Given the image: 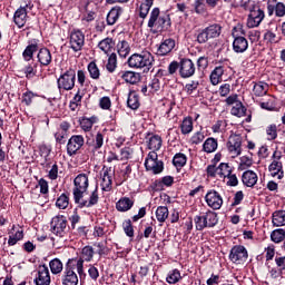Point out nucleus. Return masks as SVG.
<instances>
[{
	"label": "nucleus",
	"instance_id": "6",
	"mask_svg": "<svg viewBox=\"0 0 285 285\" xmlns=\"http://www.w3.org/2000/svg\"><path fill=\"white\" fill-rule=\"evenodd\" d=\"M219 35H222V26L218 23L210 24L207 28L198 31L197 42L208 43L209 39H217Z\"/></svg>",
	"mask_w": 285,
	"mask_h": 285
},
{
	"label": "nucleus",
	"instance_id": "40",
	"mask_svg": "<svg viewBox=\"0 0 285 285\" xmlns=\"http://www.w3.org/2000/svg\"><path fill=\"white\" fill-rule=\"evenodd\" d=\"M127 105H128V108H130L131 110H137V108H139V96H137V92L135 91L129 92Z\"/></svg>",
	"mask_w": 285,
	"mask_h": 285
},
{
	"label": "nucleus",
	"instance_id": "27",
	"mask_svg": "<svg viewBox=\"0 0 285 285\" xmlns=\"http://www.w3.org/2000/svg\"><path fill=\"white\" fill-rule=\"evenodd\" d=\"M132 206H135V200L129 197H122L116 203V209L119 213H128Z\"/></svg>",
	"mask_w": 285,
	"mask_h": 285
},
{
	"label": "nucleus",
	"instance_id": "4",
	"mask_svg": "<svg viewBox=\"0 0 285 285\" xmlns=\"http://www.w3.org/2000/svg\"><path fill=\"white\" fill-rule=\"evenodd\" d=\"M219 223L217 213L208 209L207 212H202L199 215L194 217V224L196 230H204L205 228H215V225Z\"/></svg>",
	"mask_w": 285,
	"mask_h": 285
},
{
	"label": "nucleus",
	"instance_id": "5",
	"mask_svg": "<svg viewBox=\"0 0 285 285\" xmlns=\"http://www.w3.org/2000/svg\"><path fill=\"white\" fill-rule=\"evenodd\" d=\"M239 35H246V31L242 29V27H234L232 37H234L233 41V50L237 55L246 52L248 50V40L244 36Z\"/></svg>",
	"mask_w": 285,
	"mask_h": 285
},
{
	"label": "nucleus",
	"instance_id": "28",
	"mask_svg": "<svg viewBox=\"0 0 285 285\" xmlns=\"http://www.w3.org/2000/svg\"><path fill=\"white\" fill-rule=\"evenodd\" d=\"M120 77L126 81V83L135 85L141 81V75L135 71H122L120 72Z\"/></svg>",
	"mask_w": 285,
	"mask_h": 285
},
{
	"label": "nucleus",
	"instance_id": "20",
	"mask_svg": "<svg viewBox=\"0 0 285 285\" xmlns=\"http://www.w3.org/2000/svg\"><path fill=\"white\" fill-rule=\"evenodd\" d=\"M36 285H50V269L48 266L41 265L38 268V276L35 278Z\"/></svg>",
	"mask_w": 285,
	"mask_h": 285
},
{
	"label": "nucleus",
	"instance_id": "15",
	"mask_svg": "<svg viewBox=\"0 0 285 285\" xmlns=\"http://www.w3.org/2000/svg\"><path fill=\"white\" fill-rule=\"evenodd\" d=\"M83 144H86L83 136L81 135L71 136L67 142V155H69V157L77 155V151L81 150V148L83 147Z\"/></svg>",
	"mask_w": 285,
	"mask_h": 285
},
{
	"label": "nucleus",
	"instance_id": "32",
	"mask_svg": "<svg viewBox=\"0 0 285 285\" xmlns=\"http://www.w3.org/2000/svg\"><path fill=\"white\" fill-rule=\"evenodd\" d=\"M179 128L183 135H190V132H193V117L190 116L185 117Z\"/></svg>",
	"mask_w": 285,
	"mask_h": 285
},
{
	"label": "nucleus",
	"instance_id": "39",
	"mask_svg": "<svg viewBox=\"0 0 285 285\" xmlns=\"http://www.w3.org/2000/svg\"><path fill=\"white\" fill-rule=\"evenodd\" d=\"M49 268H50L52 275H59V273H61V271H63V263H61V259H59V258H53L49 263Z\"/></svg>",
	"mask_w": 285,
	"mask_h": 285
},
{
	"label": "nucleus",
	"instance_id": "12",
	"mask_svg": "<svg viewBox=\"0 0 285 285\" xmlns=\"http://www.w3.org/2000/svg\"><path fill=\"white\" fill-rule=\"evenodd\" d=\"M77 264H72V261H68L65 266L62 275V285H77L79 284V276H77Z\"/></svg>",
	"mask_w": 285,
	"mask_h": 285
},
{
	"label": "nucleus",
	"instance_id": "38",
	"mask_svg": "<svg viewBox=\"0 0 285 285\" xmlns=\"http://www.w3.org/2000/svg\"><path fill=\"white\" fill-rule=\"evenodd\" d=\"M37 50H39V46L37 43L27 46V48L22 52V57H23L24 61H30V59H32V57H35V52H37Z\"/></svg>",
	"mask_w": 285,
	"mask_h": 285
},
{
	"label": "nucleus",
	"instance_id": "47",
	"mask_svg": "<svg viewBox=\"0 0 285 285\" xmlns=\"http://www.w3.org/2000/svg\"><path fill=\"white\" fill-rule=\"evenodd\" d=\"M218 170V177H228L233 173V169L230 166L226 163H220L217 167Z\"/></svg>",
	"mask_w": 285,
	"mask_h": 285
},
{
	"label": "nucleus",
	"instance_id": "13",
	"mask_svg": "<svg viewBox=\"0 0 285 285\" xmlns=\"http://www.w3.org/2000/svg\"><path fill=\"white\" fill-rule=\"evenodd\" d=\"M229 259L233 264H244L248 259V250L242 245H236L230 249Z\"/></svg>",
	"mask_w": 285,
	"mask_h": 285
},
{
	"label": "nucleus",
	"instance_id": "9",
	"mask_svg": "<svg viewBox=\"0 0 285 285\" xmlns=\"http://www.w3.org/2000/svg\"><path fill=\"white\" fill-rule=\"evenodd\" d=\"M92 257H95V249L92 246H85L81 252V257L76 262V268L80 279L86 278V272H83V262H91Z\"/></svg>",
	"mask_w": 285,
	"mask_h": 285
},
{
	"label": "nucleus",
	"instance_id": "64",
	"mask_svg": "<svg viewBox=\"0 0 285 285\" xmlns=\"http://www.w3.org/2000/svg\"><path fill=\"white\" fill-rule=\"evenodd\" d=\"M220 97H228L230 95V83H224L219 87L218 90Z\"/></svg>",
	"mask_w": 285,
	"mask_h": 285
},
{
	"label": "nucleus",
	"instance_id": "48",
	"mask_svg": "<svg viewBox=\"0 0 285 285\" xmlns=\"http://www.w3.org/2000/svg\"><path fill=\"white\" fill-rule=\"evenodd\" d=\"M88 72H89L91 79H99V77H101L99 67H97V63L95 61L89 62Z\"/></svg>",
	"mask_w": 285,
	"mask_h": 285
},
{
	"label": "nucleus",
	"instance_id": "34",
	"mask_svg": "<svg viewBox=\"0 0 285 285\" xmlns=\"http://www.w3.org/2000/svg\"><path fill=\"white\" fill-rule=\"evenodd\" d=\"M217 146H218L217 139L207 138L205 140V142L203 144V150H204V153H208V154L215 153V150H217Z\"/></svg>",
	"mask_w": 285,
	"mask_h": 285
},
{
	"label": "nucleus",
	"instance_id": "14",
	"mask_svg": "<svg viewBox=\"0 0 285 285\" xmlns=\"http://www.w3.org/2000/svg\"><path fill=\"white\" fill-rule=\"evenodd\" d=\"M205 202L212 210H219L224 205V198H222V195L215 189L207 191Z\"/></svg>",
	"mask_w": 285,
	"mask_h": 285
},
{
	"label": "nucleus",
	"instance_id": "23",
	"mask_svg": "<svg viewBox=\"0 0 285 285\" xmlns=\"http://www.w3.org/2000/svg\"><path fill=\"white\" fill-rule=\"evenodd\" d=\"M121 14H124V8L119 6L112 7L107 14V26H115Z\"/></svg>",
	"mask_w": 285,
	"mask_h": 285
},
{
	"label": "nucleus",
	"instance_id": "55",
	"mask_svg": "<svg viewBox=\"0 0 285 285\" xmlns=\"http://www.w3.org/2000/svg\"><path fill=\"white\" fill-rule=\"evenodd\" d=\"M122 228L127 237H135V228H132V222L130 219L122 223Z\"/></svg>",
	"mask_w": 285,
	"mask_h": 285
},
{
	"label": "nucleus",
	"instance_id": "8",
	"mask_svg": "<svg viewBox=\"0 0 285 285\" xmlns=\"http://www.w3.org/2000/svg\"><path fill=\"white\" fill-rule=\"evenodd\" d=\"M50 230L56 237H66V233H68V219L66 216H55L50 223Z\"/></svg>",
	"mask_w": 285,
	"mask_h": 285
},
{
	"label": "nucleus",
	"instance_id": "31",
	"mask_svg": "<svg viewBox=\"0 0 285 285\" xmlns=\"http://www.w3.org/2000/svg\"><path fill=\"white\" fill-rule=\"evenodd\" d=\"M161 137L159 135H154L149 138L148 148L151 153H157L161 148Z\"/></svg>",
	"mask_w": 285,
	"mask_h": 285
},
{
	"label": "nucleus",
	"instance_id": "46",
	"mask_svg": "<svg viewBox=\"0 0 285 285\" xmlns=\"http://www.w3.org/2000/svg\"><path fill=\"white\" fill-rule=\"evenodd\" d=\"M186 155L184 154H176L173 159V164L176 168H184L186 166Z\"/></svg>",
	"mask_w": 285,
	"mask_h": 285
},
{
	"label": "nucleus",
	"instance_id": "19",
	"mask_svg": "<svg viewBox=\"0 0 285 285\" xmlns=\"http://www.w3.org/2000/svg\"><path fill=\"white\" fill-rule=\"evenodd\" d=\"M227 150L233 158L242 155V138L239 136H230L227 141Z\"/></svg>",
	"mask_w": 285,
	"mask_h": 285
},
{
	"label": "nucleus",
	"instance_id": "60",
	"mask_svg": "<svg viewBox=\"0 0 285 285\" xmlns=\"http://www.w3.org/2000/svg\"><path fill=\"white\" fill-rule=\"evenodd\" d=\"M48 177H49V179H51V181H55V179H57V177H59V166L57 164H53L51 166Z\"/></svg>",
	"mask_w": 285,
	"mask_h": 285
},
{
	"label": "nucleus",
	"instance_id": "49",
	"mask_svg": "<svg viewBox=\"0 0 285 285\" xmlns=\"http://www.w3.org/2000/svg\"><path fill=\"white\" fill-rule=\"evenodd\" d=\"M194 10L196 14H206V12H208L206 9V2L204 0H195Z\"/></svg>",
	"mask_w": 285,
	"mask_h": 285
},
{
	"label": "nucleus",
	"instance_id": "30",
	"mask_svg": "<svg viewBox=\"0 0 285 285\" xmlns=\"http://www.w3.org/2000/svg\"><path fill=\"white\" fill-rule=\"evenodd\" d=\"M98 48L105 52V55H110L115 48V40H112V38H105L98 43Z\"/></svg>",
	"mask_w": 285,
	"mask_h": 285
},
{
	"label": "nucleus",
	"instance_id": "41",
	"mask_svg": "<svg viewBox=\"0 0 285 285\" xmlns=\"http://www.w3.org/2000/svg\"><path fill=\"white\" fill-rule=\"evenodd\" d=\"M272 222L274 226H285V210L275 212Z\"/></svg>",
	"mask_w": 285,
	"mask_h": 285
},
{
	"label": "nucleus",
	"instance_id": "58",
	"mask_svg": "<svg viewBox=\"0 0 285 285\" xmlns=\"http://www.w3.org/2000/svg\"><path fill=\"white\" fill-rule=\"evenodd\" d=\"M197 88H199V81L191 80L185 86V91L187 92V95H193V92H195Z\"/></svg>",
	"mask_w": 285,
	"mask_h": 285
},
{
	"label": "nucleus",
	"instance_id": "59",
	"mask_svg": "<svg viewBox=\"0 0 285 285\" xmlns=\"http://www.w3.org/2000/svg\"><path fill=\"white\" fill-rule=\"evenodd\" d=\"M206 136H204V132L197 131L195 132L190 138V144H194L195 146L202 144L204 141Z\"/></svg>",
	"mask_w": 285,
	"mask_h": 285
},
{
	"label": "nucleus",
	"instance_id": "21",
	"mask_svg": "<svg viewBox=\"0 0 285 285\" xmlns=\"http://www.w3.org/2000/svg\"><path fill=\"white\" fill-rule=\"evenodd\" d=\"M175 49V39L167 38L161 41V43L158 46L157 55L159 57H166V55H170L173 50Z\"/></svg>",
	"mask_w": 285,
	"mask_h": 285
},
{
	"label": "nucleus",
	"instance_id": "61",
	"mask_svg": "<svg viewBox=\"0 0 285 285\" xmlns=\"http://www.w3.org/2000/svg\"><path fill=\"white\" fill-rule=\"evenodd\" d=\"M274 10H275L276 17H285V4H284V2H277Z\"/></svg>",
	"mask_w": 285,
	"mask_h": 285
},
{
	"label": "nucleus",
	"instance_id": "51",
	"mask_svg": "<svg viewBox=\"0 0 285 285\" xmlns=\"http://www.w3.org/2000/svg\"><path fill=\"white\" fill-rule=\"evenodd\" d=\"M285 230L284 229H276L272 232L271 239L275 242V244H279V242H284Z\"/></svg>",
	"mask_w": 285,
	"mask_h": 285
},
{
	"label": "nucleus",
	"instance_id": "50",
	"mask_svg": "<svg viewBox=\"0 0 285 285\" xmlns=\"http://www.w3.org/2000/svg\"><path fill=\"white\" fill-rule=\"evenodd\" d=\"M106 69L108 70V72H114L115 70H117V53H111L109 56Z\"/></svg>",
	"mask_w": 285,
	"mask_h": 285
},
{
	"label": "nucleus",
	"instance_id": "53",
	"mask_svg": "<svg viewBox=\"0 0 285 285\" xmlns=\"http://www.w3.org/2000/svg\"><path fill=\"white\" fill-rule=\"evenodd\" d=\"M95 125V118H82L80 120V127L82 130L88 132L89 130H92V126Z\"/></svg>",
	"mask_w": 285,
	"mask_h": 285
},
{
	"label": "nucleus",
	"instance_id": "3",
	"mask_svg": "<svg viewBox=\"0 0 285 285\" xmlns=\"http://www.w3.org/2000/svg\"><path fill=\"white\" fill-rule=\"evenodd\" d=\"M148 28L157 30L158 32H161L163 30H168L170 28V16L163 14L159 8H154L149 14L148 20Z\"/></svg>",
	"mask_w": 285,
	"mask_h": 285
},
{
	"label": "nucleus",
	"instance_id": "29",
	"mask_svg": "<svg viewBox=\"0 0 285 285\" xmlns=\"http://www.w3.org/2000/svg\"><path fill=\"white\" fill-rule=\"evenodd\" d=\"M224 72H225L224 66L215 67V69L212 71L209 77L213 86H217L218 83L222 82V77H224Z\"/></svg>",
	"mask_w": 285,
	"mask_h": 285
},
{
	"label": "nucleus",
	"instance_id": "7",
	"mask_svg": "<svg viewBox=\"0 0 285 285\" xmlns=\"http://www.w3.org/2000/svg\"><path fill=\"white\" fill-rule=\"evenodd\" d=\"M145 168L153 175H160L164 173V161L159 160L156 151H150L145 159Z\"/></svg>",
	"mask_w": 285,
	"mask_h": 285
},
{
	"label": "nucleus",
	"instance_id": "1",
	"mask_svg": "<svg viewBox=\"0 0 285 285\" xmlns=\"http://www.w3.org/2000/svg\"><path fill=\"white\" fill-rule=\"evenodd\" d=\"M88 186H90L88 174H79L73 179V199L76 204H79L80 208H90L99 202V194L97 190L91 193L89 200H83V193H87Z\"/></svg>",
	"mask_w": 285,
	"mask_h": 285
},
{
	"label": "nucleus",
	"instance_id": "24",
	"mask_svg": "<svg viewBox=\"0 0 285 285\" xmlns=\"http://www.w3.org/2000/svg\"><path fill=\"white\" fill-rule=\"evenodd\" d=\"M268 170L272 177H277V179L284 178V165L281 163V160H273L268 166Z\"/></svg>",
	"mask_w": 285,
	"mask_h": 285
},
{
	"label": "nucleus",
	"instance_id": "54",
	"mask_svg": "<svg viewBox=\"0 0 285 285\" xmlns=\"http://www.w3.org/2000/svg\"><path fill=\"white\" fill-rule=\"evenodd\" d=\"M149 95H155L161 88V83L159 82V78L155 77L148 85Z\"/></svg>",
	"mask_w": 285,
	"mask_h": 285
},
{
	"label": "nucleus",
	"instance_id": "62",
	"mask_svg": "<svg viewBox=\"0 0 285 285\" xmlns=\"http://www.w3.org/2000/svg\"><path fill=\"white\" fill-rule=\"evenodd\" d=\"M32 99H35V94L32 91H27L22 95V104H26V106H30Z\"/></svg>",
	"mask_w": 285,
	"mask_h": 285
},
{
	"label": "nucleus",
	"instance_id": "45",
	"mask_svg": "<svg viewBox=\"0 0 285 285\" xmlns=\"http://www.w3.org/2000/svg\"><path fill=\"white\" fill-rule=\"evenodd\" d=\"M118 55L122 59H126L127 55H130V46L127 41H121L118 43Z\"/></svg>",
	"mask_w": 285,
	"mask_h": 285
},
{
	"label": "nucleus",
	"instance_id": "36",
	"mask_svg": "<svg viewBox=\"0 0 285 285\" xmlns=\"http://www.w3.org/2000/svg\"><path fill=\"white\" fill-rule=\"evenodd\" d=\"M56 206L60 210H66V208L70 206V197L68 194H61L56 200Z\"/></svg>",
	"mask_w": 285,
	"mask_h": 285
},
{
	"label": "nucleus",
	"instance_id": "44",
	"mask_svg": "<svg viewBox=\"0 0 285 285\" xmlns=\"http://www.w3.org/2000/svg\"><path fill=\"white\" fill-rule=\"evenodd\" d=\"M179 279H181V273L179 272V269L170 271L166 277V282L168 284H177Z\"/></svg>",
	"mask_w": 285,
	"mask_h": 285
},
{
	"label": "nucleus",
	"instance_id": "10",
	"mask_svg": "<svg viewBox=\"0 0 285 285\" xmlns=\"http://www.w3.org/2000/svg\"><path fill=\"white\" fill-rule=\"evenodd\" d=\"M32 8H35V4L29 1L16 10L13 14V23H16L18 28H23V26H26V22L28 21V12H30Z\"/></svg>",
	"mask_w": 285,
	"mask_h": 285
},
{
	"label": "nucleus",
	"instance_id": "43",
	"mask_svg": "<svg viewBox=\"0 0 285 285\" xmlns=\"http://www.w3.org/2000/svg\"><path fill=\"white\" fill-rule=\"evenodd\" d=\"M87 144L90 146L92 153H95V150H99L101 146H104V135L98 132L94 139L92 145H90V141H87Z\"/></svg>",
	"mask_w": 285,
	"mask_h": 285
},
{
	"label": "nucleus",
	"instance_id": "11",
	"mask_svg": "<svg viewBox=\"0 0 285 285\" xmlns=\"http://www.w3.org/2000/svg\"><path fill=\"white\" fill-rule=\"evenodd\" d=\"M77 79V72L75 69H68L58 78L59 90H72L75 88V81Z\"/></svg>",
	"mask_w": 285,
	"mask_h": 285
},
{
	"label": "nucleus",
	"instance_id": "52",
	"mask_svg": "<svg viewBox=\"0 0 285 285\" xmlns=\"http://www.w3.org/2000/svg\"><path fill=\"white\" fill-rule=\"evenodd\" d=\"M23 239V230H17L14 234L9 236L8 245L14 246L17 242H21Z\"/></svg>",
	"mask_w": 285,
	"mask_h": 285
},
{
	"label": "nucleus",
	"instance_id": "42",
	"mask_svg": "<svg viewBox=\"0 0 285 285\" xmlns=\"http://www.w3.org/2000/svg\"><path fill=\"white\" fill-rule=\"evenodd\" d=\"M230 114L234 117H244L246 115V107H244V104H242V101L236 102V105L232 107Z\"/></svg>",
	"mask_w": 285,
	"mask_h": 285
},
{
	"label": "nucleus",
	"instance_id": "2",
	"mask_svg": "<svg viewBox=\"0 0 285 285\" xmlns=\"http://www.w3.org/2000/svg\"><path fill=\"white\" fill-rule=\"evenodd\" d=\"M153 61L155 58L150 51H142L140 53H134L128 58L129 68H135L136 70L144 69V72H148L153 68Z\"/></svg>",
	"mask_w": 285,
	"mask_h": 285
},
{
	"label": "nucleus",
	"instance_id": "63",
	"mask_svg": "<svg viewBox=\"0 0 285 285\" xmlns=\"http://www.w3.org/2000/svg\"><path fill=\"white\" fill-rule=\"evenodd\" d=\"M197 68L198 70H206L208 68V58L199 57L197 60Z\"/></svg>",
	"mask_w": 285,
	"mask_h": 285
},
{
	"label": "nucleus",
	"instance_id": "37",
	"mask_svg": "<svg viewBox=\"0 0 285 285\" xmlns=\"http://www.w3.org/2000/svg\"><path fill=\"white\" fill-rule=\"evenodd\" d=\"M168 207L166 206H159L156 209V219L157 222H159L160 224H164V222H166L168 219Z\"/></svg>",
	"mask_w": 285,
	"mask_h": 285
},
{
	"label": "nucleus",
	"instance_id": "33",
	"mask_svg": "<svg viewBox=\"0 0 285 285\" xmlns=\"http://www.w3.org/2000/svg\"><path fill=\"white\" fill-rule=\"evenodd\" d=\"M153 1L142 0L139 6V17L140 19H146L148 17V12H150V8H153Z\"/></svg>",
	"mask_w": 285,
	"mask_h": 285
},
{
	"label": "nucleus",
	"instance_id": "17",
	"mask_svg": "<svg viewBox=\"0 0 285 285\" xmlns=\"http://www.w3.org/2000/svg\"><path fill=\"white\" fill-rule=\"evenodd\" d=\"M86 43V36L81 30H73L70 35V46L75 52H79Z\"/></svg>",
	"mask_w": 285,
	"mask_h": 285
},
{
	"label": "nucleus",
	"instance_id": "35",
	"mask_svg": "<svg viewBox=\"0 0 285 285\" xmlns=\"http://www.w3.org/2000/svg\"><path fill=\"white\" fill-rule=\"evenodd\" d=\"M253 92L256 97H264L268 92V83L257 82L254 85Z\"/></svg>",
	"mask_w": 285,
	"mask_h": 285
},
{
	"label": "nucleus",
	"instance_id": "16",
	"mask_svg": "<svg viewBox=\"0 0 285 285\" xmlns=\"http://www.w3.org/2000/svg\"><path fill=\"white\" fill-rule=\"evenodd\" d=\"M195 62L188 58H183L179 62V75L181 79H190L195 75Z\"/></svg>",
	"mask_w": 285,
	"mask_h": 285
},
{
	"label": "nucleus",
	"instance_id": "25",
	"mask_svg": "<svg viewBox=\"0 0 285 285\" xmlns=\"http://www.w3.org/2000/svg\"><path fill=\"white\" fill-rule=\"evenodd\" d=\"M40 66H50L52 63V53L48 48H41L37 55Z\"/></svg>",
	"mask_w": 285,
	"mask_h": 285
},
{
	"label": "nucleus",
	"instance_id": "26",
	"mask_svg": "<svg viewBox=\"0 0 285 285\" xmlns=\"http://www.w3.org/2000/svg\"><path fill=\"white\" fill-rule=\"evenodd\" d=\"M242 181L247 188H253L257 184V174L253 170H246L242 175Z\"/></svg>",
	"mask_w": 285,
	"mask_h": 285
},
{
	"label": "nucleus",
	"instance_id": "56",
	"mask_svg": "<svg viewBox=\"0 0 285 285\" xmlns=\"http://www.w3.org/2000/svg\"><path fill=\"white\" fill-rule=\"evenodd\" d=\"M24 75L27 79H32L37 75V63L28 65L24 67Z\"/></svg>",
	"mask_w": 285,
	"mask_h": 285
},
{
	"label": "nucleus",
	"instance_id": "57",
	"mask_svg": "<svg viewBox=\"0 0 285 285\" xmlns=\"http://www.w3.org/2000/svg\"><path fill=\"white\" fill-rule=\"evenodd\" d=\"M266 135L268 141H273L274 139H277V126L271 125L266 129Z\"/></svg>",
	"mask_w": 285,
	"mask_h": 285
},
{
	"label": "nucleus",
	"instance_id": "18",
	"mask_svg": "<svg viewBox=\"0 0 285 285\" xmlns=\"http://www.w3.org/2000/svg\"><path fill=\"white\" fill-rule=\"evenodd\" d=\"M264 10L262 9H249V14L247 18V27L258 28V26L264 21Z\"/></svg>",
	"mask_w": 285,
	"mask_h": 285
},
{
	"label": "nucleus",
	"instance_id": "22",
	"mask_svg": "<svg viewBox=\"0 0 285 285\" xmlns=\"http://www.w3.org/2000/svg\"><path fill=\"white\" fill-rule=\"evenodd\" d=\"M112 175H115L112 168H107L104 171L100 186L101 190H104L105 193H110V190H112Z\"/></svg>",
	"mask_w": 285,
	"mask_h": 285
}]
</instances>
